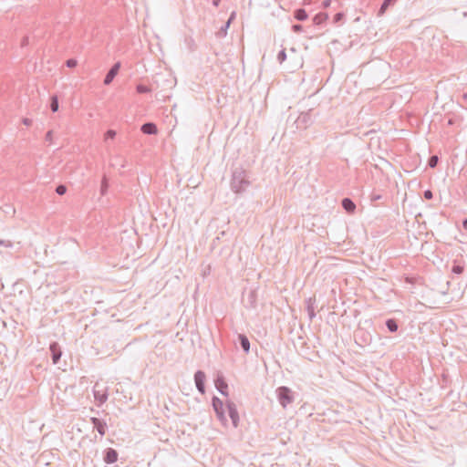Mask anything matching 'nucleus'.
Here are the masks:
<instances>
[{
  "instance_id": "f257e3e1",
  "label": "nucleus",
  "mask_w": 467,
  "mask_h": 467,
  "mask_svg": "<svg viewBox=\"0 0 467 467\" xmlns=\"http://www.w3.org/2000/svg\"><path fill=\"white\" fill-rule=\"evenodd\" d=\"M250 185L246 171L241 168H235L232 172L231 190L234 193H242Z\"/></svg>"
},
{
  "instance_id": "f03ea898",
  "label": "nucleus",
  "mask_w": 467,
  "mask_h": 467,
  "mask_svg": "<svg viewBox=\"0 0 467 467\" xmlns=\"http://www.w3.org/2000/svg\"><path fill=\"white\" fill-rule=\"evenodd\" d=\"M276 395L278 401L283 408H286L294 401L295 399L292 390L285 386L277 388Z\"/></svg>"
},
{
  "instance_id": "7ed1b4c3",
  "label": "nucleus",
  "mask_w": 467,
  "mask_h": 467,
  "mask_svg": "<svg viewBox=\"0 0 467 467\" xmlns=\"http://www.w3.org/2000/svg\"><path fill=\"white\" fill-rule=\"evenodd\" d=\"M313 109L300 113V115L294 121L296 130H306L313 123Z\"/></svg>"
},
{
  "instance_id": "20e7f679",
  "label": "nucleus",
  "mask_w": 467,
  "mask_h": 467,
  "mask_svg": "<svg viewBox=\"0 0 467 467\" xmlns=\"http://www.w3.org/2000/svg\"><path fill=\"white\" fill-rule=\"evenodd\" d=\"M212 406L216 414L218 420L223 425L225 426L227 424L228 420H227V418L224 413L223 401L217 396H213L212 399Z\"/></svg>"
},
{
  "instance_id": "39448f33",
  "label": "nucleus",
  "mask_w": 467,
  "mask_h": 467,
  "mask_svg": "<svg viewBox=\"0 0 467 467\" xmlns=\"http://www.w3.org/2000/svg\"><path fill=\"white\" fill-rule=\"evenodd\" d=\"M355 341L360 347L368 346L372 341V337L368 331L359 328L355 332Z\"/></svg>"
},
{
  "instance_id": "423d86ee",
  "label": "nucleus",
  "mask_w": 467,
  "mask_h": 467,
  "mask_svg": "<svg viewBox=\"0 0 467 467\" xmlns=\"http://www.w3.org/2000/svg\"><path fill=\"white\" fill-rule=\"evenodd\" d=\"M226 408L228 410L229 417L232 420L233 426L234 428L238 427L239 424V413L236 408V405L232 400L226 401Z\"/></svg>"
},
{
  "instance_id": "0eeeda50",
  "label": "nucleus",
  "mask_w": 467,
  "mask_h": 467,
  "mask_svg": "<svg viewBox=\"0 0 467 467\" xmlns=\"http://www.w3.org/2000/svg\"><path fill=\"white\" fill-rule=\"evenodd\" d=\"M257 302V293L255 290L251 289L243 297V303L246 308H255Z\"/></svg>"
},
{
  "instance_id": "6e6552de",
  "label": "nucleus",
  "mask_w": 467,
  "mask_h": 467,
  "mask_svg": "<svg viewBox=\"0 0 467 467\" xmlns=\"http://www.w3.org/2000/svg\"><path fill=\"white\" fill-rule=\"evenodd\" d=\"M205 380H206V375L202 370H197L194 373V383H195L197 390L201 394L205 393Z\"/></svg>"
},
{
  "instance_id": "1a4fd4ad",
  "label": "nucleus",
  "mask_w": 467,
  "mask_h": 467,
  "mask_svg": "<svg viewBox=\"0 0 467 467\" xmlns=\"http://www.w3.org/2000/svg\"><path fill=\"white\" fill-rule=\"evenodd\" d=\"M120 67H121V64L119 61L113 64V66L109 69V71L107 72V74L104 78V80H103L104 85L109 86V84L112 83L113 79L118 75V73L120 69Z\"/></svg>"
},
{
  "instance_id": "9d476101",
  "label": "nucleus",
  "mask_w": 467,
  "mask_h": 467,
  "mask_svg": "<svg viewBox=\"0 0 467 467\" xmlns=\"http://www.w3.org/2000/svg\"><path fill=\"white\" fill-rule=\"evenodd\" d=\"M216 389L223 396H228V384L222 374H218L214 379Z\"/></svg>"
},
{
  "instance_id": "9b49d317",
  "label": "nucleus",
  "mask_w": 467,
  "mask_h": 467,
  "mask_svg": "<svg viewBox=\"0 0 467 467\" xmlns=\"http://www.w3.org/2000/svg\"><path fill=\"white\" fill-rule=\"evenodd\" d=\"M119 459L118 451L113 448H107L103 451V461L107 464L115 463Z\"/></svg>"
},
{
  "instance_id": "f8f14e48",
  "label": "nucleus",
  "mask_w": 467,
  "mask_h": 467,
  "mask_svg": "<svg viewBox=\"0 0 467 467\" xmlns=\"http://www.w3.org/2000/svg\"><path fill=\"white\" fill-rule=\"evenodd\" d=\"M52 362L57 364L60 360L62 351L57 342H52L49 346Z\"/></svg>"
},
{
  "instance_id": "ddd939ff",
  "label": "nucleus",
  "mask_w": 467,
  "mask_h": 467,
  "mask_svg": "<svg viewBox=\"0 0 467 467\" xmlns=\"http://www.w3.org/2000/svg\"><path fill=\"white\" fill-rule=\"evenodd\" d=\"M90 421L93 425V428L97 430V431L101 435V436H104L105 433H106V430H107V423L105 422V420H101V419H99V418H96V417H92L90 419Z\"/></svg>"
},
{
  "instance_id": "4468645a",
  "label": "nucleus",
  "mask_w": 467,
  "mask_h": 467,
  "mask_svg": "<svg viewBox=\"0 0 467 467\" xmlns=\"http://www.w3.org/2000/svg\"><path fill=\"white\" fill-rule=\"evenodd\" d=\"M140 130L143 134L155 135L158 132V128L153 122H146L141 125Z\"/></svg>"
},
{
  "instance_id": "2eb2a0df",
  "label": "nucleus",
  "mask_w": 467,
  "mask_h": 467,
  "mask_svg": "<svg viewBox=\"0 0 467 467\" xmlns=\"http://www.w3.org/2000/svg\"><path fill=\"white\" fill-rule=\"evenodd\" d=\"M315 302H316L315 297H309L306 300V311H307V315H308L310 321H312L316 317L315 306H314Z\"/></svg>"
},
{
  "instance_id": "dca6fc26",
  "label": "nucleus",
  "mask_w": 467,
  "mask_h": 467,
  "mask_svg": "<svg viewBox=\"0 0 467 467\" xmlns=\"http://www.w3.org/2000/svg\"><path fill=\"white\" fill-rule=\"evenodd\" d=\"M238 342L240 344V347L244 350L245 354H248L250 351V341L246 335L244 334H238Z\"/></svg>"
},
{
  "instance_id": "f3484780",
  "label": "nucleus",
  "mask_w": 467,
  "mask_h": 467,
  "mask_svg": "<svg viewBox=\"0 0 467 467\" xmlns=\"http://www.w3.org/2000/svg\"><path fill=\"white\" fill-rule=\"evenodd\" d=\"M341 205L348 213H352L356 210L355 202L350 198L348 197L342 199Z\"/></svg>"
},
{
  "instance_id": "a211bd4d",
  "label": "nucleus",
  "mask_w": 467,
  "mask_h": 467,
  "mask_svg": "<svg viewBox=\"0 0 467 467\" xmlns=\"http://www.w3.org/2000/svg\"><path fill=\"white\" fill-rule=\"evenodd\" d=\"M294 17L297 21L303 22L308 18V14L304 8H297L294 11Z\"/></svg>"
},
{
  "instance_id": "6ab92c4d",
  "label": "nucleus",
  "mask_w": 467,
  "mask_h": 467,
  "mask_svg": "<svg viewBox=\"0 0 467 467\" xmlns=\"http://www.w3.org/2000/svg\"><path fill=\"white\" fill-rule=\"evenodd\" d=\"M327 19L328 15L327 13H318L313 17L312 21L314 25L320 26L323 23H325Z\"/></svg>"
},
{
  "instance_id": "aec40b11",
  "label": "nucleus",
  "mask_w": 467,
  "mask_h": 467,
  "mask_svg": "<svg viewBox=\"0 0 467 467\" xmlns=\"http://www.w3.org/2000/svg\"><path fill=\"white\" fill-rule=\"evenodd\" d=\"M388 330L391 333H395L399 329L398 321L395 318H389L385 322Z\"/></svg>"
},
{
  "instance_id": "412c9836",
  "label": "nucleus",
  "mask_w": 467,
  "mask_h": 467,
  "mask_svg": "<svg viewBox=\"0 0 467 467\" xmlns=\"http://www.w3.org/2000/svg\"><path fill=\"white\" fill-rule=\"evenodd\" d=\"M50 109L52 112H57L59 109V102L57 95L54 94L50 97Z\"/></svg>"
},
{
  "instance_id": "4be33fe9",
  "label": "nucleus",
  "mask_w": 467,
  "mask_h": 467,
  "mask_svg": "<svg viewBox=\"0 0 467 467\" xmlns=\"http://www.w3.org/2000/svg\"><path fill=\"white\" fill-rule=\"evenodd\" d=\"M109 187V180L106 175H103L100 184V194L106 195Z\"/></svg>"
},
{
  "instance_id": "5701e85b",
  "label": "nucleus",
  "mask_w": 467,
  "mask_h": 467,
  "mask_svg": "<svg viewBox=\"0 0 467 467\" xmlns=\"http://www.w3.org/2000/svg\"><path fill=\"white\" fill-rule=\"evenodd\" d=\"M394 5L393 2H391V0H383V3L381 4L380 7H379V16H382L386 11L387 9L390 6Z\"/></svg>"
},
{
  "instance_id": "b1692460",
  "label": "nucleus",
  "mask_w": 467,
  "mask_h": 467,
  "mask_svg": "<svg viewBox=\"0 0 467 467\" xmlns=\"http://www.w3.org/2000/svg\"><path fill=\"white\" fill-rule=\"evenodd\" d=\"M394 5L393 2H391V0H383V3L381 4L380 7H379V16H382L386 11L387 9L390 6Z\"/></svg>"
},
{
  "instance_id": "393cba45",
  "label": "nucleus",
  "mask_w": 467,
  "mask_h": 467,
  "mask_svg": "<svg viewBox=\"0 0 467 467\" xmlns=\"http://www.w3.org/2000/svg\"><path fill=\"white\" fill-rule=\"evenodd\" d=\"M94 397H95L96 400H98L99 402V404L104 403L108 400L107 393H99V392L95 391Z\"/></svg>"
},
{
  "instance_id": "a878e982",
  "label": "nucleus",
  "mask_w": 467,
  "mask_h": 467,
  "mask_svg": "<svg viewBox=\"0 0 467 467\" xmlns=\"http://www.w3.org/2000/svg\"><path fill=\"white\" fill-rule=\"evenodd\" d=\"M136 91L140 94H145V93H149L151 91V89L146 86V85H143V84H138L136 86Z\"/></svg>"
},
{
  "instance_id": "bb28decb",
  "label": "nucleus",
  "mask_w": 467,
  "mask_h": 467,
  "mask_svg": "<svg viewBox=\"0 0 467 467\" xmlns=\"http://www.w3.org/2000/svg\"><path fill=\"white\" fill-rule=\"evenodd\" d=\"M439 162V157L437 155H432L429 158L428 166L430 168H435Z\"/></svg>"
},
{
  "instance_id": "cd10ccee",
  "label": "nucleus",
  "mask_w": 467,
  "mask_h": 467,
  "mask_svg": "<svg viewBox=\"0 0 467 467\" xmlns=\"http://www.w3.org/2000/svg\"><path fill=\"white\" fill-rule=\"evenodd\" d=\"M230 25L227 24V22L223 26L219 31L217 32V36L219 37H224L227 35V30L229 28Z\"/></svg>"
},
{
  "instance_id": "c85d7f7f",
  "label": "nucleus",
  "mask_w": 467,
  "mask_h": 467,
  "mask_svg": "<svg viewBox=\"0 0 467 467\" xmlns=\"http://www.w3.org/2000/svg\"><path fill=\"white\" fill-rule=\"evenodd\" d=\"M463 271H464V267L461 265L454 264L451 268V272L455 275H461L463 273Z\"/></svg>"
},
{
  "instance_id": "c756f323",
  "label": "nucleus",
  "mask_w": 467,
  "mask_h": 467,
  "mask_svg": "<svg viewBox=\"0 0 467 467\" xmlns=\"http://www.w3.org/2000/svg\"><path fill=\"white\" fill-rule=\"evenodd\" d=\"M286 59V53H285V49H282L279 51V53L277 54V60L278 62L281 64L283 63L285 60Z\"/></svg>"
},
{
  "instance_id": "7c9ffc66",
  "label": "nucleus",
  "mask_w": 467,
  "mask_h": 467,
  "mask_svg": "<svg viewBox=\"0 0 467 467\" xmlns=\"http://www.w3.org/2000/svg\"><path fill=\"white\" fill-rule=\"evenodd\" d=\"M56 192L58 195H64L67 192V186L64 184H59L56 188Z\"/></svg>"
},
{
  "instance_id": "2f4dec72",
  "label": "nucleus",
  "mask_w": 467,
  "mask_h": 467,
  "mask_svg": "<svg viewBox=\"0 0 467 467\" xmlns=\"http://www.w3.org/2000/svg\"><path fill=\"white\" fill-rule=\"evenodd\" d=\"M343 18H344V14H343V13H341V12H338V13H337V14L334 16V17H333V22H334L335 24H337V23L341 22V21L343 20Z\"/></svg>"
},
{
  "instance_id": "473e14b6",
  "label": "nucleus",
  "mask_w": 467,
  "mask_h": 467,
  "mask_svg": "<svg viewBox=\"0 0 467 467\" xmlns=\"http://www.w3.org/2000/svg\"><path fill=\"white\" fill-rule=\"evenodd\" d=\"M78 65V61L75 58H69L66 61V66L67 67L73 68Z\"/></svg>"
},
{
  "instance_id": "72a5a7b5",
  "label": "nucleus",
  "mask_w": 467,
  "mask_h": 467,
  "mask_svg": "<svg viewBox=\"0 0 467 467\" xmlns=\"http://www.w3.org/2000/svg\"><path fill=\"white\" fill-rule=\"evenodd\" d=\"M105 137L107 140H113L116 137V131L113 130H108Z\"/></svg>"
},
{
  "instance_id": "f704fd0d",
  "label": "nucleus",
  "mask_w": 467,
  "mask_h": 467,
  "mask_svg": "<svg viewBox=\"0 0 467 467\" xmlns=\"http://www.w3.org/2000/svg\"><path fill=\"white\" fill-rule=\"evenodd\" d=\"M292 31L294 33H300L303 31V26L300 24H295L292 26Z\"/></svg>"
},
{
  "instance_id": "c9c22d12",
  "label": "nucleus",
  "mask_w": 467,
  "mask_h": 467,
  "mask_svg": "<svg viewBox=\"0 0 467 467\" xmlns=\"http://www.w3.org/2000/svg\"><path fill=\"white\" fill-rule=\"evenodd\" d=\"M423 197L426 200H431L433 198V192L431 190H426L423 192Z\"/></svg>"
},
{
  "instance_id": "e433bc0d",
  "label": "nucleus",
  "mask_w": 467,
  "mask_h": 467,
  "mask_svg": "<svg viewBox=\"0 0 467 467\" xmlns=\"http://www.w3.org/2000/svg\"><path fill=\"white\" fill-rule=\"evenodd\" d=\"M381 198H382V196L380 194H378V193H375V192H372L370 194V201L372 202H375L380 200Z\"/></svg>"
},
{
  "instance_id": "4c0bfd02",
  "label": "nucleus",
  "mask_w": 467,
  "mask_h": 467,
  "mask_svg": "<svg viewBox=\"0 0 467 467\" xmlns=\"http://www.w3.org/2000/svg\"><path fill=\"white\" fill-rule=\"evenodd\" d=\"M226 232L225 231H222L217 236L215 239H213V245H215V242L216 241H219L221 240L222 238H223L225 235H226Z\"/></svg>"
},
{
  "instance_id": "58836bf2",
  "label": "nucleus",
  "mask_w": 467,
  "mask_h": 467,
  "mask_svg": "<svg viewBox=\"0 0 467 467\" xmlns=\"http://www.w3.org/2000/svg\"><path fill=\"white\" fill-rule=\"evenodd\" d=\"M52 138H53V131L52 130H48L45 136V140L46 141L51 143L52 142Z\"/></svg>"
},
{
  "instance_id": "ea45409f",
  "label": "nucleus",
  "mask_w": 467,
  "mask_h": 467,
  "mask_svg": "<svg viewBox=\"0 0 467 467\" xmlns=\"http://www.w3.org/2000/svg\"><path fill=\"white\" fill-rule=\"evenodd\" d=\"M0 245H4L5 247H12L13 246V244L10 241L2 240V239H0Z\"/></svg>"
},
{
  "instance_id": "a19ab883",
  "label": "nucleus",
  "mask_w": 467,
  "mask_h": 467,
  "mask_svg": "<svg viewBox=\"0 0 467 467\" xmlns=\"http://www.w3.org/2000/svg\"><path fill=\"white\" fill-rule=\"evenodd\" d=\"M236 17V12L235 11H233L228 18V20L226 21L228 25H231V23L235 19Z\"/></svg>"
},
{
  "instance_id": "79ce46f5",
  "label": "nucleus",
  "mask_w": 467,
  "mask_h": 467,
  "mask_svg": "<svg viewBox=\"0 0 467 467\" xmlns=\"http://www.w3.org/2000/svg\"><path fill=\"white\" fill-rule=\"evenodd\" d=\"M29 44V37L28 36H24L22 41H21V46L22 47H26Z\"/></svg>"
},
{
  "instance_id": "37998d69",
  "label": "nucleus",
  "mask_w": 467,
  "mask_h": 467,
  "mask_svg": "<svg viewBox=\"0 0 467 467\" xmlns=\"http://www.w3.org/2000/svg\"><path fill=\"white\" fill-rule=\"evenodd\" d=\"M22 122L26 126H30L32 124V119H30L28 118H24Z\"/></svg>"
},
{
  "instance_id": "c03bdc74",
  "label": "nucleus",
  "mask_w": 467,
  "mask_h": 467,
  "mask_svg": "<svg viewBox=\"0 0 467 467\" xmlns=\"http://www.w3.org/2000/svg\"><path fill=\"white\" fill-rule=\"evenodd\" d=\"M330 4H331V0H324L323 3H322V6L324 8H327L330 6Z\"/></svg>"
},
{
  "instance_id": "a18cd8bd",
  "label": "nucleus",
  "mask_w": 467,
  "mask_h": 467,
  "mask_svg": "<svg viewBox=\"0 0 467 467\" xmlns=\"http://www.w3.org/2000/svg\"><path fill=\"white\" fill-rule=\"evenodd\" d=\"M462 227L467 230V218L462 220Z\"/></svg>"
},
{
  "instance_id": "49530a36",
  "label": "nucleus",
  "mask_w": 467,
  "mask_h": 467,
  "mask_svg": "<svg viewBox=\"0 0 467 467\" xmlns=\"http://www.w3.org/2000/svg\"><path fill=\"white\" fill-rule=\"evenodd\" d=\"M220 2H221V0H213V5L217 7L219 5Z\"/></svg>"
},
{
  "instance_id": "de8ad7c7",
  "label": "nucleus",
  "mask_w": 467,
  "mask_h": 467,
  "mask_svg": "<svg viewBox=\"0 0 467 467\" xmlns=\"http://www.w3.org/2000/svg\"><path fill=\"white\" fill-rule=\"evenodd\" d=\"M454 123L453 119H450L448 120V125H452Z\"/></svg>"
},
{
  "instance_id": "09e8293b",
  "label": "nucleus",
  "mask_w": 467,
  "mask_h": 467,
  "mask_svg": "<svg viewBox=\"0 0 467 467\" xmlns=\"http://www.w3.org/2000/svg\"><path fill=\"white\" fill-rule=\"evenodd\" d=\"M397 0H391V2H393L394 4L396 3Z\"/></svg>"
}]
</instances>
